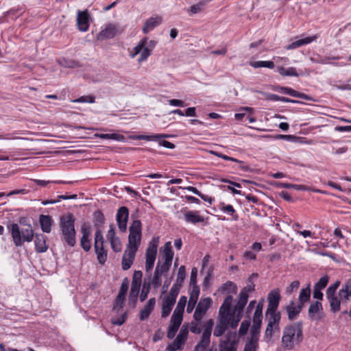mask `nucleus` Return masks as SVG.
I'll list each match as a JSON object with an SVG mask.
<instances>
[{
  "label": "nucleus",
  "instance_id": "1",
  "mask_svg": "<svg viewBox=\"0 0 351 351\" xmlns=\"http://www.w3.org/2000/svg\"><path fill=\"white\" fill-rule=\"evenodd\" d=\"M141 223L139 220H135L130 227L128 244L123 256L122 263H132L141 244Z\"/></svg>",
  "mask_w": 351,
  "mask_h": 351
},
{
  "label": "nucleus",
  "instance_id": "2",
  "mask_svg": "<svg viewBox=\"0 0 351 351\" xmlns=\"http://www.w3.org/2000/svg\"><path fill=\"white\" fill-rule=\"evenodd\" d=\"M303 339L302 322H295L287 325L282 330V346L287 350H293Z\"/></svg>",
  "mask_w": 351,
  "mask_h": 351
},
{
  "label": "nucleus",
  "instance_id": "3",
  "mask_svg": "<svg viewBox=\"0 0 351 351\" xmlns=\"http://www.w3.org/2000/svg\"><path fill=\"white\" fill-rule=\"evenodd\" d=\"M8 228L16 247L21 246L25 242H31L34 238V231L30 225L20 227L17 223H12Z\"/></svg>",
  "mask_w": 351,
  "mask_h": 351
},
{
  "label": "nucleus",
  "instance_id": "4",
  "mask_svg": "<svg viewBox=\"0 0 351 351\" xmlns=\"http://www.w3.org/2000/svg\"><path fill=\"white\" fill-rule=\"evenodd\" d=\"M75 221L74 216L71 213H67L60 217V228L63 240L71 247L75 244Z\"/></svg>",
  "mask_w": 351,
  "mask_h": 351
},
{
  "label": "nucleus",
  "instance_id": "5",
  "mask_svg": "<svg viewBox=\"0 0 351 351\" xmlns=\"http://www.w3.org/2000/svg\"><path fill=\"white\" fill-rule=\"evenodd\" d=\"M248 295L244 293H239L238 301L232 310V320L230 322V327L232 328L238 326L243 316V311L248 300Z\"/></svg>",
  "mask_w": 351,
  "mask_h": 351
},
{
  "label": "nucleus",
  "instance_id": "6",
  "mask_svg": "<svg viewBox=\"0 0 351 351\" xmlns=\"http://www.w3.org/2000/svg\"><path fill=\"white\" fill-rule=\"evenodd\" d=\"M213 325V319H209L206 322L201 340L195 346V351H204L209 346Z\"/></svg>",
  "mask_w": 351,
  "mask_h": 351
},
{
  "label": "nucleus",
  "instance_id": "7",
  "mask_svg": "<svg viewBox=\"0 0 351 351\" xmlns=\"http://www.w3.org/2000/svg\"><path fill=\"white\" fill-rule=\"evenodd\" d=\"M104 237L101 230L97 229L95 234V249L99 263H104L107 257V253L104 250Z\"/></svg>",
  "mask_w": 351,
  "mask_h": 351
},
{
  "label": "nucleus",
  "instance_id": "8",
  "mask_svg": "<svg viewBox=\"0 0 351 351\" xmlns=\"http://www.w3.org/2000/svg\"><path fill=\"white\" fill-rule=\"evenodd\" d=\"M212 303L213 300L210 298H204L199 300L193 315L195 322H202L203 317L210 307Z\"/></svg>",
  "mask_w": 351,
  "mask_h": 351
},
{
  "label": "nucleus",
  "instance_id": "9",
  "mask_svg": "<svg viewBox=\"0 0 351 351\" xmlns=\"http://www.w3.org/2000/svg\"><path fill=\"white\" fill-rule=\"evenodd\" d=\"M129 280L125 278L121 282L119 293L116 297L113 309L119 311L122 309L124 302L125 300V296L129 287Z\"/></svg>",
  "mask_w": 351,
  "mask_h": 351
},
{
  "label": "nucleus",
  "instance_id": "10",
  "mask_svg": "<svg viewBox=\"0 0 351 351\" xmlns=\"http://www.w3.org/2000/svg\"><path fill=\"white\" fill-rule=\"evenodd\" d=\"M92 228L88 223H84L81 226L82 237L80 239V245L83 250L88 252L91 247V235Z\"/></svg>",
  "mask_w": 351,
  "mask_h": 351
},
{
  "label": "nucleus",
  "instance_id": "11",
  "mask_svg": "<svg viewBox=\"0 0 351 351\" xmlns=\"http://www.w3.org/2000/svg\"><path fill=\"white\" fill-rule=\"evenodd\" d=\"M159 244V237H154L149 241L146 250V262L145 263H154L156 258L158 247Z\"/></svg>",
  "mask_w": 351,
  "mask_h": 351
},
{
  "label": "nucleus",
  "instance_id": "12",
  "mask_svg": "<svg viewBox=\"0 0 351 351\" xmlns=\"http://www.w3.org/2000/svg\"><path fill=\"white\" fill-rule=\"evenodd\" d=\"M308 314L309 317L313 320H322L325 316L322 304L319 301L312 303L308 308Z\"/></svg>",
  "mask_w": 351,
  "mask_h": 351
},
{
  "label": "nucleus",
  "instance_id": "13",
  "mask_svg": "<svg viewBox=\"0 0 351 351\" xmlns=\"http://www.w3.org/2000/svg\"><path fill=\"white\" fill-rule=\"evenodd\" d=\"M121 32L117 24L108 23L99 32V37L103 39H110L114 38L117 34Z\"/></svg>",
  "mask_w": 351,
  "mask_h": 351
},
{
  "label": "nucleus",
  "instance_id": "14",
  "mask_svg": "<svg viewBox=\"0 0 351 351\" xmlns=\"http://www.w3.org/2000/svg\"><path fill=\"white\" fill-rule=\"evenodd\" d=\"M129 211L127 207L121 206L119 208L116 219L120 231L125 232L127 229V221L128 219Z\"/></svg>",
  "mask_w": 351,
  "mask_h": 351
},
{
  "label": "nucleus",
  "instance_id": "15",
  "mask_svg": "<svg viewBox=\"0 0 351 351\" xmlns=\"http://www.w3.org/2000/svg\"><path fill=\"white\" fill-rule=\"evenodd\" d=\"M268 306L266 311H277L280 300V295L278 289L272 290L267 297Z\"/></svg>",
  "mask_w": 351,
  "mask_h": 351
},
{
  "label": "nucleus",
  "instance_id": "16",
  "mask_svg": "<svg viewBox=\"0 0 351 351\" xmlns=\"http://www.w3.org/2000/svg\"><path fill=\"white\" fill-rule=\"evenodd\" d=\"M174 253L172 250V245L171 241L165 243L164 246L160 249V256L164 261V263H171L173 261Z\"/></svg>",
  "mask_w": 351,
  "mask_h": 351
},
{
  "label": "nucleus",
  "instance_id": "17",
  "mask_svg": "<svg viewBox=\"0 0 351 351\" xmlns=\"http://www.w3.org/2000/svg\"><path fill=\"white\" fill-rule=\"evenodd\" d=\"M89 14L87 10L78 11L77 24L80 31L86 32L89 27Z\"/></svg>",
  "mask_w": 351,
  "mask_h": 351
},
{
  "label": "nucleus",
  "instance_id": "18",
  "mask_svg": "<svg viewBox=\"0 0 351 351\" xmlns=\"http://www.w3.org/2000/svg\"><path fill=\"white\" fill-rule=\"evenodd\" d=\"M233 298L231 295L227 296L219 308V316L230 318L232 319V312L230 313Z\"/></svg>",
  "mask_w": 351,
  "mask_h": 351
},
{
  "label": "nucleus",
  "instance_id": "19",
  "mask_svg": "<svg viewBox=\"0 0 351 351\" xmlns=\"http://www.w3.org/2000/svg\"><path fill=\"white\" fill-rule=\"evenodd\" d=\"M303 306L300 303L295 304L294 301H291L286 306V311L288 315V318L293 320L297 317L300 313Z\"/></svg>",
  "mask_w": 351,
  "mask_h": 351
},
{
  "label": "nucleus",
  "instance_id": "20",
  "mask_svg": "<svg viewBox=\"0 0 351 351\" xmlns=\"http://www.w3.org/2000/svg\"><path fill=\"white\" fill-rule=\"evenodd\" d=\"M232 319L220 316L219 324L215 326L214 335L216 337L221 336L226 331L228 325L230 326Z\"/></svg>",
  "mask_w": 351,
  "mask_h": 351
},
{
  "label": "nucleus",
  "instance_id": "21",
  "mask_svg": "<svg viewBox=\"0 0 351 351\" xmlns=\"http://www.w3.org/2000/svg\"><path fill=\"white\" fill-rule=\"evenodd\" d=\"M184 220L187 223H197L203 222L204 217L199 215V211L187 210L184 211Z\"/></svg>",
  "mask_w": 351,
  "mask_h": 351
},
{
  "label": "nucleus",
  "instance_id": "22",
  "mask_svg": "<svg viewBox=\"0 0 351 351\" xmlns=\"http://www.w3.org/2000/svg\"><path fill=\"white\" fill-rule=\"evenodd\" d=\"M162 22V18L160 16L150 17L148 19L143 27V32L145 34L149 33L150 31L154 29L156 27L159 25Z\"/></svg>",
  "mask_w": 351,
  "mask_h": 351
},
{
  "label": "nucleus",
  "instance_id": "23",
  "mask_svg": "<svg viewBox=\"0 0 351 351\" xmlns=\"http://www.w3.org/2000/svg\"><path fill=\"white\" fill-rule=\"evenodd\" d=\"M237 341L231 339L230 337L225 340L221 341L219 343V351H237Z\"/></svg>",
  "mask_w": 351,
  "mask_h": 351
},
{
  "label": "nucleus",
  "instance_id": "24",
  "mask_svg": "<svg viewBox=\"0 0 351 351\" xmlns=\"http://www.w3.org/2000/svg\"><path fill=\"white\" fill-rule=\"evenodd\" d=\"M156 304V299L154 298H150L144 308L140 312V319L145 320L149 317L150 313L154 310Z\"/></svg>",
  "mask_w": 351,
  "mask_h": 351
},
{
  "label": "nucleus",
  "instance_id": "25",
  "mask_svg": "<svg viewBox=\"0 0 351 351\" xmlns=\"http://www.w3.org/2000/svg\"><path fill=\"white\" fill-rule=\"evenodd\" d=\"M34 243L37 252H45L48 248L46 244V237L42 234H36Z\"/></svg>",
  "mask_w": 351,
  "mask_h": 351
},
{
  "label": "nucleus",
  "instance_id": "26",
  "mask_svg": "<svg viewBox=\"0 0 351 351\" xmlns=\"http://www.w3.org/2000/svg\"><path fill=\"white\" fill-rule=\"evenodd\" d=\"M326 298L329 302L331 311L336 313L340 310L341 302H342L339 295L335 293L326 295Z\"/></svg>",
  "mask_w": 351,
  "mask_h": 351
},
{
  "label": "nucleus",
  "instance_id": "27",
  "mask_svg": "<svg viewBox=\"0 0 351 351\" xmlns=\"http://www.w3.org/2000/svg\"><path fill=\"white\" fill-rule=\"evenodd\" d=\"M339 297L341 298L342 302H346L351 297V282H346L342 287L339 289Z\"/></svg>",
  "mask_w": 351,
  "mask_h": 351
},
{
  "label": "nucleus",
  "instance_id": "28",
  "mask_svg": "<svg viewBox=\"0 0 351 351\" xmlns=\"http://www.w3.org/2000/svg\"><path fill=\"white\" fill-rule=\"evenodd\" d=\"M316 38L317 37L315 36H309V37H306L304 38L299 39V40L293 41L291 44L288 45L286 47V49L288 50H291V49H294L298 48V47L305 45H308V44L311 43V42H313V40H315L316 39Z\"/></svg>",
  "mask_w": 351,
  "mask_h": 351
},
{
  "label": "nucleus",
  "instance_id": "29",
  "mask_svg": "<svg viewBox=\"0 0 351 351\" xmlns=\"http://www.w3.org/2000/svg\"><path fill=\"white\" fill-rule=\"evenodd\" d=\"M176 303V300L165 297L162 304V317H167L171 313L173 306Z\"/></svg>",
  "mask_w": 351,
  "mask_h": 351
},
{
  "label": "nucleus",
  "instance_id": "30",
  "mask_svg": "<svg viewBox=\"0 0 351 351\" xmlns=\"http://www.w3.org/2000/svg\"><path fill=\"white\" fill-rule=\"evenodd\" d=\"M280 332V326L269 324H267L265 333H264V339L269 342L271 341L272 337L276 333H278Z\"/></svg>",
  "mask_w": 351,
  "mask_h": 351
},
{
  "label": "nucleus",
  "instance_id": "31",
  "mask_svg": "<svg viewBox=\"0 0 351 351\" xmlns=\"http://www.w3.org/2000/svg\"><path fill=\"white\" fill-rule=\"evenodd\" d=\"M39 221L44 232L49 233L51 230V218L49 215H41Z\"/></svg>",
  "mask_w": 351,
  "mask_h": 351
},
{
  "label": "nucleus",
  "instance_id": "32",
  "mask_svg": "<svg viewBox=\"0 0 351 351\" xmlns=\"http://www.w3.org/2000/svg\"><path fill=\"white\" fill-rule=\"evenodd\" d=\"M266 317L268 319L267 324L280 326L281 314L279 311H266Z\"/></svg>",
  "mask_w": 351,
  "mask_h": 351
},
{
  "label": "nucleus",
  "instance_id": "33",
  "mask_svg": "<svg viewBox=\"0 0 351 351\" xmlns=\"http://www.w3.org/2000/svg\"><path fill=\"white\" fill-rule=\"evenodd\" d=\"M95 137H98L102 139H110L116 141L123 142L125 141V138L123 135L113 133V134H95Z\"/></svg>",
  "mask_w": 351,
  "mask_h": 351
},
{
  "label": "nucleus",
  "instance_id": "34",
  "mask_svg": "<svg viewBox=\"0 0 351 351\" xmlns=\"http://www.w3.org/2000/svg\"><path fill=\"white\" fill-rule=\"evenodd\" d=\"M163 265H157L154 276L152 279V284L154 287L157 288L160 285L161 283V275L162 273Z\"/></svg>",
  "mask_w": 351,
  "mask_h": 351
},
{
  "label": "nucleus",
  "instance_id": "35",
  "mask_svg": "<svg viewBox=\"0 0 351 351\" xmlns=\"http://www.w3.org/2000/svg\"><path fill=\"white\" fill-rule=\"evenodd\" d=\"M169 136L166 134H157L153 135H138L131 136V138L134 140H145V141H157L162 138H167Z\"/></svg>",
  "mask_w": 351,
  "mask_h": 351
},
{
  "label": "nucleus",
  "instance_id": "36",
  "mask_svg": "<svg viewBox=\"0 0 351 351\" xmlns=\"http://www.w3.org/2000/svg\"><path fill=\"white\" fill-rule=\"evenodd\" d=\"M219 291L223 293H236L237 287L234 282L228 281L220 287Z\"/></svg>",
  "mask_w": 351,
  "mask_h": 351
},
{
  "label": "nucleus",
  "instance_id": "37",
  "mask_svg": "<svg viewBox=\"0 0 351 351\" xmlns=\"http://www.w3.org/2000/svg\"><path fill=\"white\" fill-rule=\"evenodd\" d=\"M277 71L282 76L298 77L299 75L294 67H289L286 69L280 66L277 67Z\"/></svg>",
  "mask_w": 351,
  "mask_h": 351
},
{
  "label": "nucleus",
  "instance_id": "38",
  "mask_svg": "<svg viewBox=\"0 0 351 351\" xmlns=\"http://www.w3.org/2000/svg\"><path fill=\"white\" fill-rule=\"evenodd\" d=\"M185 341L177 336L175 340L170 344L168 345L167 350L168 351H177L182 347L184 344Z\"/></svg>",
  "mask_w": 351,
  "mask_h": 351
},
{
  "label": "nucleus",
  "instance_id": "39",
  "mask_svg": "<svg viewBox=\"0 0 351 351\" xmlns=\"http://www.w3.org/2000/svg\"><path fill=\"white\" fill-rule=\"evenodd\" d=\"M311 296L310 285L306 288L302 289L299 295V303L304 306V304L308 301Z\"/></svg>",
  "mask_w": 351,
  "mask_h": 351
},
{
  "label": "nucleus",
  "instance_id": "40",
  "mask_svg": "<svg viewBox=\"0 0 351 351\" xmlns=\"http://www.w3.org/2000/svg\"><path fill=\"white\" fill-rule=\"evenodd\" d=\"M249 64L255 68H260V67H266L269 69H274L275 65L274 62L273 61H255V62H250Z\"/></svg>",
  "mask_w": 351,
  "mask_h": 351
},
{
  "label": "nucleus",
  "instance_id": "41",
  "mask_svg": "<svg viewBox=\"0 0 351 351\" xmlns=\"http://www.w3.org/2000/svg\"><path fill=\"white\" fill-rule=\"evenodd\" d=\"M280 90L282 93L291 95L292 97H299L302 99H306L307 97V96L305 94L298 93V91L289 87H281Z\"/></svg>",
  "mask_w": 351,
  "mask_h": 351
},
{
  "label": "nucleus",
  "instance_id": "42",
  "mask_svg": "<svg viewBox=\"0 0 351 351\" xmlns=\"http://www.w3.org/2000/svg\"><path fill=\"white\" fill-rule=\"evenodd\" d=\"M261 326V323L253 322L249 339H254V341H258Z\"/></svg>",
  "mask_w": 351,
  "mask_h": 351
},
{
  "label": "nucleus",
  "instance_id": "43",
  "mask_svg": "<svg viewBox=\"0 0 351 351\" xmlns=\"http://www.w3.org/2000/svg\"><path fill=\"white\" fill-rule=\"evenodd\" d=\"M263 307V304L262 302H259L256 306V309H255V311H254V316H253V322H259V323L262 322Z\"/></svg>",
  "mask_w": 351,
  "mask_h": 351
},
{
  "label": "nucleus",
  "instance_id": "44",
  "mask_svg": "<svg viewBox=\"0 0 351 351\" xmlns=\"http://www.w3.org/2000/svg\"><path fill=\"white\" fill-rule=\"evenodd\" d=\"M220 209L225 213L233 217L234 219L237 220L238 216L235 214L236 211L233 206L230 204H221Z\"/></svg>",
  "mask_w": 351,
  "mask_h": 351
},
{
  "label": "nucleus",
  "instance_id": "45",
  "mask_svg": "<svg viewBox=\"0 0 351 351\" xmlns=\"http://www.w3.org/2000/svg\"><path fill=\"white\" fill-rule=\"evenodd\" d=\"M187 302V299L186 296H181L177 306L176 307V309L173 312L178 313V314H182L184 313V307L186 306Z\"/></svg>",
  "mask_w": 351,
  "mask_h": 351
},
{
  "label": "nucleus",
  "instance_id": "46",
  "mask_svg": "<svg viewBox=\"0 0 351 351\" xmlns=\"http://www.w3.org/2000/svg\"><path fill=\"white\" fill-rule=\"evenodd\" d=\"M147 42V38H144L142 39L138 45L134 47L132 51H131L130 56L132 58H134L135 56H136L138 54H140V52L142 51V49L144 47V44H145Z\"/></svg>",
  "mask_w": 351,
  "mask_h": 351
},
{
  "label": "nucleus",
  "instance_id": "47",
  "mask_svg": "<svg viewBox=\"0 0 351 351\" xmlns=\"http://www.w3.org/2000/svg\"><path fill=\"white\" fill-rule=\"evenodd\" d=\"M207 2H208V1L204 0V1H199L197 4L191 5L190 7V12L192 14H197V13L201 12L203 10V9L204 8Z\"/></svg>",
  "mask_w": 351,
  "mask_h": 351
},
{
  "label": "nucleus",
  "instance_id": "48",
  "mask_svg": "<svg viewBox=\"0 0 351 351\" xmlns=\"http://www.w3.org/2000/svg\"><path fill=\"white\" fill-rule=\"evenodd\" d=\"M258 341H254V339H247L243 351H256L258 347Z\"/></svg>",
  "mask_w": 351,
  "mask_h": 351
},
{
  "label": "nucleus",
  "instance_id": "49",
  "mask_svg": "<svg viewBox=\"0 0 351 351\" xmlns=\"http://www.w3.org/2000/svg\"><path fill=\"white\" fill-rule=\"evenodd\" d=\"M281 186L285 189H293L298 191H309L310 188L306 185L293 184L289 183H282Z\"/></svg>",
  "mask_w": 351,
  "mask_h": 351
},
{
  "label": "nucleus",
  "instance_id": "50",
  "mask_svg": "<svg viewBox=\"0 0 351 351\" xmlns=\"http://www.w3.org/2000/svg\"><path fill=\"white\" fill-rule=\"evenodd\" d=\"M182 314H178L173 312L171 316L170 324L179 328L182 321Z\"/></svg>",
  "mask_w": 351,
  "mask_h": 351
},
{
  "label": "nucleus",
  "instance_id": "51",
  "mask_svg": "<svg viewBox=\"0 0 351 351\" xmlns=\"http://www.w3.org/2000/svg\"><path fill=\"white\" fill-rule=\"evenodd\" d=\"M180 286L181 285H179V284L176 282V284L172 286L169 294L166 295V297L176 301V298L178 295Z\"/></svg>",
  "mask_w": 351,
  "mask_h": 351
},
{
  "label": "nucleus",
  "instance_id": "52",
  "mask_svg": "<svg viewBox=\"0 0 351 351\" xmlns=\"http://www.w3.org/2000/svg\"><path fill=\"white\" fill-rule=\"evenodd\" d=\"M151 55V51L146 47V43L144 44V47L142 49V51L140 52V57L138 59V62H142L145 61L147 58Z\"/></svg>",
  "mask_w": 351,
  "mask_h": 351
},
{
  "label": "nucleus",
  "instance_id": "53",
  "mask_svg": "<svg viewBox=\"0 0 351 351\" xmlns=\"http://www.w3.org/2000/svg\"><path fill=\"white\" fill-rule=\"evenodd\" d=\"M186 277V269L184 265H182L179 269L176 279V283L181 285Z\"/></svg>",
  "mask_w": 351,
  "mask_h": 351
},
{
  "label": "nucleus",
  "instance_id": "54",
  "mask_svg": "<svg viewBox=\"0 0 351 351\" xmlns=\"http://www.w3.org/2000/svg\"><path fill=\"white\" fill-rule=\"evenodd\" d=\"M211 154L217 156V157H219L225 160H230V161H232V162H237V163H242V161L241 160H239L237 158H232V157H230L228 156H226L225 154H223L221 153H219V152H214V151H212L211 152Z\"/></svg>",
  "mask_w": 351,
  "mask_h": 351
},
{
  "label": "nucleus",
  "instance_id": "55",
  "mask_svg": "<svg viewBox=\"0 0 351 351\" xmlns=\"http://www.w3.org/2000/svg\"><path fill=\"white\" fill-rule=\"evenodd\" d=\"M110 241L111 244V247L114 252H117L121 250V243L118 237L113 239Z\"/></svg>",
  "mask_w": 351,
  "mask_h": 351
},
{
  "label": "nucleus",
  "instance_id": "56",
  "mask_svg": "<svg viewBox=\"0 0 351 351\" xmlns=\"http://www.w3.org/2000/svg\"><path fill=\"white\" fill-rule=\"evenodd\" d=\"M199 295V288L197 285H194L192 287L189 300L197 302Z\"/></svg>",
  "mask_w": 351,
  "mask_h": 351
},
{
  "label": "nucleus",
  "instance_id": "57",
  "mask_svg": "<svg viewBox=\"0 0 351 351\" xmlns=\"http://www.w3.org/2000/svg\"><path fill=\"white\" fill-rule=\"evenodd\" d=\"M328 282V277L327 276H324L319 279V280L316 283L314 287H316L319 289H323L326 287Z\"/></svg>",
  "mask_w": 351,
  "mask_h": 351
},
{
  "label": "nucleus",
  "instance_id": "58",
  "mask_svg": "<svg viewBox=\"0 0 351 351\" xmlns=\"http://www.w3.org/2000/svg\"><path fill=\"white\" fill-rule=\"evenodd\" d=\"M127 319V313H123L121 316L112 319V324L114 325H122Z\"/></svg>",
  "mask_w": 351,
  "mask_h": 351
},
{
  "label": "nucleus",
  "instance_id": "59",
  "mask_svg": "<svg viewBox=\"0 0 351 351\" xmlns=\"http://www.w3.org/2000/svg\"><path fill=\"white\" fill-rule=\"evenodd\" d=\"M250 326V322L249 321H243L239 328V334L241 335H244L247 333L248 328Z\"/></svg>",
  "mask_w": 351,
  "mask_h": 351
},
{
  "label": "nucleus",
  "instance_id": "60",
  "mask_svg": "<svg viewBox=\"0 0 351 351\" xmlns=\"http://www.w3.org/2000/svg\"><path fill=\"white\" fill-rule=\"evenodd\" d=\"M340 285V282L339 280L336 281L334 284L330 285L329 287L326 290V295L336 293V291Z\"/></svg>",
  "mask_w": 351,
  "mask_h": 351
},
{
  "label": "nucleus",
  "instance_id": "61",
  "mask_svg": "<svg viewBox=\"0 0 351 351\" xmlns=\"http://www.w3.org/2000/svg\"><path fill=\"white\" fill-rule=\"evenodd\" d=\"M189 334V330L187 326L183 325L178 335L180 338L182 339V340H184L186 341L187 339V336Z\"/></svg>",
  "mask_w": 351,
  "mask_h": 351
},
{
  "label": "nucleus",
  "instance_id": "62",
  "mask_svg": "<svg viewBox=\"0 0 351 351\" xmlns=\"http://www.w3.org/2000/svg\"><path fill=\"white\" fill-rule=\"evenodd\" d=\"M189 334V330L187 326L183 325L178 335L180 338L182 339V340H184L186 341L187 339V336Z\"/></svg>",
  "mask_w": 351,
  "mask_h": 351
},
{
  "label": "nucleus",
  "instance_id": "63",
  "mask_svg": "<svg viewBox=\"0 0 351 351\" xmlns=\"http://www.w3.org/2000/svg\"><path fill=\"white\" fill-rule=\"evenodd\" d=\"M178 328V327H176L170 324L167 331V337L169 339H173L175 337Z\"/></svg>",
  "mask_w": 351,
  "mask_h": 351
},
{
  "label": "nucleus",
  "instance_id": "64",
  "mask_svg": "<svg viewBox=\"0 0 351 351\" xmlns=\"http://www.w3.org/2000/svg\"><path fill=\"white\" fill-rule=\"evenodd\" d=\"M300 286L299 281H293L291 283V285L287 288V293L291 294L294 290L298 289Z\"/></svg>",
  "mask_w": 351,
  "mask_h": 351
}]
</instances>
